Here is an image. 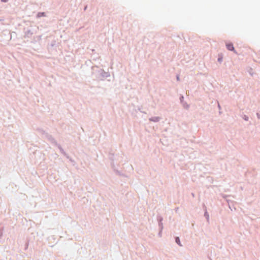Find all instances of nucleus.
<instances>
[{"label": "nucleus", "instance_id": "obj_1", "mask_svg": "<svg viewBox=\"0 0 260 260\" xmlns=\"http://www.w3.org/2000/svg\"><path fill=\"white\" fill-rule=\"evenodd\" d=\"M226 48L229 50L230 51H234V47L233 46V45L231 43H228L226 45Z\"/></svg>", "mask_w": 260, "mask_h": 260}, {"label": "nucleus", "instance_id": "obj_2", "mask_svg": "<svg viewBox=\"0 0 260 260\" xmlns=\"http://www.w3.org/2000/svg\"><path fill=\"white\" fill-rule=\"evenodd\" d=\"M176 242L180 246H181L180 239L178 237H177L176 238Z\"/></svg>", "mask_w": 260, "mask_h": 260}, {"label": "nucleus", "instance_id": "obj_3", "mask_svg": "<svg viewBox=\"0 0 260 260\" xmlns=\"http://www.w3.org/2000/svg\"><path fill=\"white\" fill-rule=\"evenodd\" d=\"M38 15L39 17H41V16H44V13H39Z\"/></svg>", "mask_w": 260, "mask_h": 260}, {"label": "nucleus", "instance_id": "obj_4", "mask_svg": "<svg viewBox=\"0 0 260 260\" xmlns=\"http://www.w3.org/2000/svg\"><path fill=\"white\" fill-rule=\"evenodd\" d=\"M2 1L3 2H7L8 0H2Z\"/></svg>", "mask_w": 260, "mask_h": 260}]
</instances>
